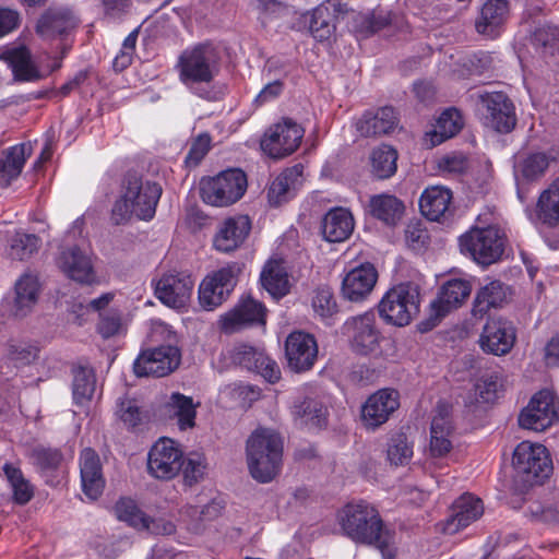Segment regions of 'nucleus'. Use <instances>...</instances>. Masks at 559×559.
Returning a JSON list of instances; mask_svg holds the SVG:
<instances>
[{
  "label": "nucleus",
  "mask_w": 559,
  "mask_h": 559,
  "mask_svg": "<svg viewBox=\"0 0 559 559\" xmlns=\"http://www.w3.org/2000/svg\"><path fill=\"white\" fill-rule=\"evenodd\" d=\"M219 47L211 40L186 47L178 56L175 70L180 83L194 95L206 98L211 86L221 72Z\"/></svg>",
  "instance_id": "nucleus-1"
},
{
  "label": "nucleus",
  "mask_w": 559,
  "mask_h": 559,
  "mask_svg": "<svg viewBox=\"0 0 559 559\" xmlns=\"http://www.w3.org/2000/svg\"><path fill=\"white\" fill-rule=\"evenodd\" d=\"M122 194L112 207L116 224L127 222L132 215L151 221L155 213L163 189L159 183L143 180L135 171H128L122 182Z\"/></svg>",
  "instance_id": "nucleus-2"
},
{
  "label": "nucleus",
  "mask_w": 559,
  "mask_h": 559,
  "mask_svg": "<svg viewBox=\"0 0 559 559\" xmlns=\"http://www.w3.org/2000/svg\"><path fill=\"white\" fill-rule=\"evenodd\" d=\"M337 520L344 534L355 543L373 546L390 535L378 509L362 499L346 503Z\"/></svg>",
  "instance_id": "nucleus-3"
},
{
  "label": "nucleus",
  "mask_w": 559,
  "mask_h": 559,
  "mask_svg": "<svg viewBox=\"0 0 559 559\" xmlns=\"http://www.w3.org/2000/svg\"><path fill=\"white\" fill-rule=\"evenodd\" d=\"M247 461L251 476L259 483L272 481L283 463V440L266 428L255 429L247 441Z\"/></svg>",
  "instance_id": "nucleus-4"
},
{
  "label": "nucleus",
  "mask_w": 559,
  "mask_h": 559,
  "mask_svg": "<svg viewBox=\"0 0 559 559\" xmlns=\"http://www.w3.org/2000/svg\"><path fill=\"white\" fill-rule=\"evenodd\" d=\"M342 332L348 340L350 350L362 357L379 358L382 356V343L385 342L373 311L346 319Z\"/></svg>",
  "instance_id": "nucleus-5"
},
{
  "label": "nucleus",
  "mask_w": 559,
  "mask_h": 559,
  "mask_svg": "<svg viewBox=\"0 0 559 559\" xmlns=\"http://www.w3.org/2000/svg\"><path fill=\"white\" fill-rule=\"evenodd\" d=\"M420 310V288L412 282L389 289L378 306L380 317L395 326L408 325Z\"/></svg>",
  "instance_id": "nucleus-6"
},
{
  "label": "nucleus",
  "mask_w": 559,
  "mask_h": 559,
  "mask_svg": "<svg viewBox=\"0 0 559 559\" xmlns=\"http://www.w3.org/2000/svg\"><path fill=\"white\" fill-rule=\"evenodd\" d=\"M248 187L247 175L240 168H228L216 176L200 180V195L213 206H229L242 198Z\"/></svg>",
  "instance_id": "nucleus-7"
},
{
  "label": "nucleus",
  "mask_w": 559,
  "mask_h": 559,
  "mask_svg": "<svg viewBox=\"0 0 559 559\" xmlns=\"http://www.w3.org/2000/svg\"><path fill=\"white\" fill-rule=\"evenodd\" d=\"M461 252L479 264L497 262L504 251L506 235L496 226L473 227L459 239Z\"/></svg>",
  "instance_id": "nucleus-8"
},
{
  "label": "nucleus",
  "mask_w": 559,
  "mask_h": 559,
  "mask_svg": "<svg viewBox=\"0 0 559 559\" xmlns=\"http://www.w3.org/2000/svg\"><path fill=\"white\" fill-rule=\"evenodd\" d=\"M512 464L516 473L531 485L543 484L552 472V462L546 447L527 441L516 445Z\"/></svg>",
  "instance_id": "nucleus-9"
},
{
  "label": "nucleus",
  "mask_w": 559,
  "mask_h": 559,
  "mask_svg": "<svg viewBox=\"0 0 559 559\" xmlns=\"http://www.w3.org/2000/svg\"><path fill=\"white\" fill-rule=\"evenodd\" d=\"M305 129L292 118H283L271 126L261 139V150L271 158L281 159L295 153L300 146Z\"/></svg>",
  "instance_id": "nucleus-10"
},
{
  "label": "nucleus",
  "mask_w": 559,
  "mask_h": 559,
  "mask_svg": "<svg viewBox=\"0 0 559 559\" xmlns=\"http://www.w3.org/2000/svg\"><path fill=\"white\" fill-rule=\"evenodd\" d=\"M236 264H228L207 274L199 285L200 306L212 311L223 305L237 285Z\"/></svg>",
  "instance_id": "nucleus-11"
},
{
  "label": "nucleus",
  "mask_w": 559,
  "mask_h": 559,
  "mask_svg": "<svg viewBox=\"0 0 559 559\" xmlns=\"http://www.w3.org/2000/svg\"><path fill=\"white\" fill-rule=\"evenodd\" d=\"M183 451L178 442L163 437L150 449L147 472L160 480H170L179 475L182 467Z\"/></svg>",
  "instance_id": "nucleus-12"
},
{
  "label": "nucleus",
  "mask_w": 559,
  "mask_h": 559,
  "mask_svg": "<svg viewBox=\"0 0 559 559\" xmlns=\"http://www.w3.org/2000/svg\"><path fill=\"white\" fill-rule=\"evenodd\" d=\"M180 360L181 354L177 346L160 345L143 349L133 362V372L139 378H162L176 370Z\"/></svg>",
  "instance_id": "nucleus-13"
},
{
  "label": "nucleus",
  "mask_w": 559,
  "mask_h": 559,
  "mask_svg": "<svg viewBox=\"0 0 559 559\" xmlns=\"http://www.w3.org/2000/svg\"><path fill=\"white\" fill-rule=\"evenodd\" d=\"M558 421L559 403L546 390L534 394L519 415V425L534 431H544Z\"/></svg>",
  "instance_id": "nucleus-14"
},
{
  "label": "nucleus",
  "mask_w": 559,
  "mask_h": 559,
  "mask_svg": "<svg viewBox=\"0 0 559 559\" xmlns=\"http://www.w3.org/2000/svg\"><path fill=\"white\" fill-rule=\"evenodd\" d=\"M285 357L292 371L300 373L311 370L318 358L317 340L304 331L292 332L285 341Z\"/></svg>",
  "instance_id": "nucleus-15"
},
{
  "label": "nucleus",
  "mask_w": 559,
  "mask_h": 559,
  "mask_svg": "<svg viewBox=\"0 0 559 559\" xmlns=\"http://www.w3.org/2000/svg\"><path fill=\"white\" fill-rule=\"evenodd\" d=\"M525 213L538 230L559 226V176L540 192L534 206L525 209Z\"/></svg>",
  "instance_id": "nucleus-16"
},
{
  "label": "nucleus",
  "mask_w": 559,
  "mask_h": 559,
  "mask_svg": "<svg viewBox=\"0 0 559 559\" xmlns=\"http://www.w3.org/2000/svg\"><path fill=\"white\" fill-rule=\"evenodd\" d=\"M400 407V393L394 389H380L372 393L361 407V421L368 429H376L386 423Z\"/></svg>",
  "instance_id": "nucleus-17"
},
{
  "label": "nucleus",
  "mask_w": 559,
  "mask_h": 559,
  "mask_svg": "<svg viewBox=\"0 0 559 559\" xmlns=\"http://www.w3.org/2000/svg\"><path fill=\"white\" fill-rule=\"evenodd\" d=\"M516 341L514 324L504 318H490L480 334V347L484 352L503 356L511 352Z\"/></svg>",
  "instance_id": "nucleus-18"
},
{
  "label": "nucleus",
  "mask_w": 559,
  "mask_h": 559,
  "mask_svg": "<svg viewBox=\"0 0 559 559\" xmlns=\"http://www.w3.org/2000/svg\"><path fill=\"white\" fill-rule=\"evenodd\" d=\"M221 328L226 333H233L247 325H265L266 308L263 302L247 296L238 305L221 318Z\"/></svg>",
  "instance_id": "nucleus-19"
},
{
  "label": "nucleus",
  "mask_w": 559,
  "mask_h": 559,
  "mask_svg": "<svg viewBox=\"0 0 559 559\" xmlns=\"http://www.w3.org/2000/svg\"><path fill=\"white\" fill-rule=\"evenodd\" d=\"M486 107V119L500 133L511 132L516 123L515 108L503 92L485 93L479 96Z\"/></svg>",
  "instance_id": "nucleus-20"
},
{
  "label": "nucleus",
  "mask_w": 559,
  "mask_h": 559,
  "mask_svg": "<svg viewBox=\"0 0 559 559\" xmlns=\"http://www.w3.org/2000/svg\"><path fill=\"white\" fill-rule=\"evenodd\" d=\"M194 281L183 272L164 274L156 285V296L165 305L181 307L190 299Z\"/></svg>",
  "instance_id": "nucleus-21"
},
{
  "label": "nucleus",
  "mask_w": 559,
  "mask_h": 559,
  "mask_svg": "<svg viewBox=\"0 0 559 559\" xmlns=\"http://www.w3.org/2000/svg\"><path fill=\"white\" fill-rule=\"evenodd\" d=\"M484 513L481 499L472 495L463 493L454 500L451 507V514L443 524V531L453 535L477 521Z\"/></svg>",
  "instance_id": "nucleus-22"
},
{
  "label": "nucleus",
  "mask_w": 559,
  "mask_h": 559,
  "mask_svg": "<svg viewBox=\"0 0 559 559\" xmlns=\"http://www.w3.org/2000/svg\"><path fill=\"white\" fill-rule=\"evenodd\" d=\"M377 280L378 271L369 262L352 269L342 282L343 297L350 301L364 300L372 292Z\"/></svg>",
  "instance_id": "nucleus-23"
},
{
  "label": "nucleus",
  "mask_w": 559,
  "mask_h": 559,
  "mask_svg": "<svg viewBox=\"0 0 559 559\" xmlns=\"http://www.w3.org/2000/svg\"><path fill=\"white\" fill-rule=\"evenodd\" d=\"M251 230V221L247 215L226 218L213 238L215 250L224 253L239 248Z\"/></svg>",
  "instance_id": "nucleus-24"
},
{
  "label": "nucleus",
  "mask_w": 559,
  "mask_h": 559,
  "mask_svg": "<svg viewBox=\"0 0 559 559\" xmlns=\"http://www.w3.org/2000/svg\"><path fill=\"white\" fill-rule=\"evenodd\" d=\"M80 473L83 493L91 501L97 500L103 493L105 479L100 459L95 450L86 448L82 451Z\"/></svg>",
  "instance_id": "nucleus-25"
},
{
  "label": "nucleus",
  "mask_w": 559,
  "mask_h": 559,
  "mask_svg": "<svg viewBox=\"0 0 559 559\" xmlns=\"http://www.w3.org/2000/svg\"><path fill=\"white\" fill-rule=\"evenodd\" d=\"M508 15L509 2L507 0H486L475 21V28L481 35L496 38L500 35Z\"/></svg>",
  "instance_id": "nucleus-26"
},
{
  "label": "nucleus",
  "mask_w": 559,
  "mask_h": 559,
  "mask_svg": "<svg viewBox=\"0 0 559 559\" xmlns=\"http://www.w3.org/2000/svg\"><path fill=\"white\" fill-rule=\"evenodd\" d=\"M471 292L468 281L451 278L441 286L438 297L431 302V308L437 317H445L451 310L459 308Z\"/></svg>",
  "instance_id": "nucleus-27"
},
{
  "label": "nucleus",
  "mask_w": 559,
  "mask_h": 559,
  "mask_svg": "<svg viewBox=\"0 0 559 559\" xmlns=\"http://www.w3.org/2000/svg\"><path fill=\"white\" fill-rule=\"evenodd\" d=\"M355 222L349 210L341 206L329 210L321 221V233L329 242H343L349 238Z\"/></svg>",
  "instance_id": "nucleus-28"
},
{
  "label": "nucleus",
  "mask_w": 559,
  "mask_h": 559,
  "mask_svg": "<svg viewBox=\"0 0 559 559\" xmlns=\"http://www.w3.org/2000/svg\"><path fill=\"white\" fill-rule=\"evenodd\" d=\"M304 166L296 164L285 168L269 185L267 200L272 206L288 202L294 197L296 186L301 182Z\"/></svg>",
  "instance_id": "nucleus-29"
},
{
  "label": "nucleus",
  "mask_w": 559,
  "mask_h": 559,
  "mask_svg": "<svg viewBox=\"0 0 559 559\" xmlns=\"http://www.w3.org/2000/svg\"><path fill=\"white\" fill-rule=\"evenodd\" d=\"M294 420L310 430H319L328 425V407L318 399H297L292 405Z\"/></svg>",
  "instance_id": "nucleus-30"
},
{
  "label": "nucleus",
  "mask_w": 559,
  "mask_h": 559,
  "mask_svg": "<svg viewBox=\"0 0 559 559\" xmlns=\"http://www.w3.org/2000/svg\"><path fill=\"white\" fill-rule=\"evenodd\" d=\"M510 295V287L495 280L481 286L474 298L472 314L483 319L491 309L501 308Z\"/></svg>",
  "instance_id": "nucleus-31"
},
{
  "label": "nucleus",
  "mask_w": 559,
  "mask_h": 559,
  "mask_svg": "<svg viewBox=\"0 0 559 559\" xmlns=\"http://www.w3.org/2000/svg\"><path fill=\"white\" fill-rule=\"evenodd\" d=\"M556 157L551 152L533 151L523 154L514 165L515 175L524 182H536L545 177Z\"/></svg>",
  "instance_id": "nucleus-32"
},
{
  "label": "nucleus",
  "mask_w": 559,
  "mask_h": 559,
  "mask_svg": "<svg viewBox=\"0 0 559 559\" xmlns=\"http://www.w3.org/2000/svg\"><path fill=\"white\" fill-rule=\"evenodd\" d=\"M38 355L35 346L9 341L5 345V353L0 360V373L7 379L14 377L21 367L32 364Z\"/></svg>",
  "instance_id": "nucleus-33"
},
{
  "label": "nucleus",
  "mask_w": 559,
  "mask_h": 559,
  "mask_svg": "<svg viewBox=\"0 0 559 559\" xmlns=\"http://www.w3.org/2000/svg\"><path fill=\"white\" fill-rule=\"evenodd\" d=\"M338 7L334 0H328L313 9L309 31L317 40H326L335 32L337 15L341 12Z\"/></svg>",
  "instance_id": "nucleus-34"
},
{
  "label": "nucleus",
  "mask_w": 559,
  "mask_h": 559,
  "mask_svg": "<svg viewBox=\"0 0 559 559\" xmlns=\"http://www.w3.org/2000/svg\"><path fill=\"white\" fill-rule=\"evenodd\" d=\"M32 154V146L26 143L11 146L0 157V187L7 188L22 173L26 159Z\"/></svg>",
  "instance_id": "nucleus-35"
},
{
  "label": "nucleus",
  "mask_w": 559,
  "mask_h": 559,
  "mask_svg": "<svg viewBox=\"0 0 559 559\" xmlns=\"http://www.w3.org/2000/svg\"><path fill=\"white\" fill-rule=\"evenodd\" d=\"M452 191L440 186L426 188L419 199L421 214L432 222H439L449 211L452 202Z\"/></svg>",
  "instance_id": "nucleus-36"
},
{
  "label": "nucleus",
  "mask_w": 559,
  "mask_h": 559,
  "mask_svg": "<svg viewBox=\"0 0 559 559\" xmlns=\"http://www.w3.org/2000/svg\"><path fill=\"white\" fill-rule=\"evenodd\" d=\"M70 28V12L67 8L49 7L36 23V33L45 39L67 36Z\"/></svg>",
  "instance_id": "nucleus-37"
},
{
  "label": "nucleus",
  "mask_w": 559,
  "mask_h": 559,
  "mask_svg": "<svg viewBox=\"0 0 559 559\" xmlns=\"http://www.w3.org/2000/svg\"><path fill=\"white\" fill-rule=\"evenodd\" d=\"M399 123V117L392 106H384L376 114L366 112L359 120L358 131L365 136H376L392 132Z\"/></svg>",
  "instance_id": "nucleus-38"
},
{
  "label": "nucleus",
  "mask_w": 559,
  "mask_h": 559,
  "mask_svg": "<svg viewBox=\"0 0 559 559\" xmlns=\"http://www.w3.org/2000/svg\"><path fill=\"white\" fill-rule=\"evenodd\" d=\"M370 215L388 226H395L403 217L405 205L392 194L372 195L368 204Z\"/></svg>",
  "instance_id": "nucleus-39"
},
{
  "label": "nucleus",
  "mask_w": 559,
  "mask_h": 559,
  "mask_svg": "<svg viewBox=\"0 0 559 559\" xmlns=\"http://www.w3.org/2000/svg\"><path fill=\"white\" fill-rule=\"evenodd\" d=\"M191 396L175 392L170 395L165 405L166 413L170 419H175L180 431L195 427L197 407Z\"/></svg>",
  "instance_id": "nucleus-40"
},
{
  "label": "nucleus",
  "mask_w": 559,
  "mask_h": 559,
  "mask_svg": "<svg viewBox=\"0 0 559 559\" xmlns=\"http://www.w3.org/2000/svg\"><path fill=\"white\" fill-rule=\"evenodd\" d=\"M0 59L10 66L15 79L20 81H34L40 76L29 50L24 46L3 49Z\"/></svg>",
  "instance_id": "nucleus-41"
},
{
  "label": "nucleus",
  "mask_w": 559,
  "mask_h": 559,
  "mask_svg": "<svg viewBox=\"0 0 559 559\" xmlns=\"http://www.w3.org/2000/svg\"><path fill=\"white\" fill-rule=\"evenodd\" d=\"M39 284L36 276L24 274L15 283V297L12 306V314L16 318L27 316L37 302Z\"/></svg>",
  "instance_id": "nucleus-42"
},
{
  "label": "nucleus",
  "mask_w": 559,
  "mask_h": 559,
  "mask_svg": "<svg viewBox=\"0 0 559 559\" xmlns=\"http://www.w3.org/2000/svg\"><path fill=\"white\" fill-rule=\"evenodd\" d=\"M464 127V118L461 111L454 107L444 109L437 118L433 130L427 133L432 146L442 144L455 136Z\"/></svg>",
  "instance_id": "nucleus-43"
},
{
  "label": "nucleus",
  "mask_w": 559,
  "mask_h": 559,
  "mask_svg": "<svg viewBox=\"0 0 559 559\" xmlns=\"http://www.w3.org/2000/svg\"><path fill=\"white\" fill-rule=\"evenodd\" d=\"M260 280L264 289L275 299H281L289 293L288 274L281 261H267Z\"/></svg>",
  "instance_id": "nucleus-44"
},
{
  "label": "nucleus",
  "mask_w": 559,
  "mask_h": 559,
  "mask_svg": "<svg viewBox=\"0 0 559 559\" xmlns=\"http://www.w3.org/2000/svg\"><path fill=\"white\" fill-rule=\"evenodd\" d=\"M94 260L91 252L72 246V281L86 286L99 285L102 278L95 270Z\"/></svg>",
  "instance_id": "nucleus-45"
},
{
  "label": "nucleus",
  "mask_w": 559,
  "mask_h": 559,
  "mask_svg": "<svg viewBox=\"0 0 559 559\" xmlns=\"http://www.w3.org/2000/svg\"><path fill=\"white\" fill-rule=\"evenodd\" d=\"M72 373V400L79 406H86L95 392V370L91 366L79 365Z\"/></svg>",
  "instance_id": "nucleus-46"
},
{
  "label": "nucleus",
  "mask_w": 559,
  "mask_h": 559,
  "mask_svg": "<svg viewBox=\"0 0 559 559\" xmlns=\"http://www.w3.org/2000/svg\"><path fill=\"white\" fill-rule=\"evenodd\" d=\"M287 62L280 60H269L266 64L267 73L275 72L278 75L275 80L266 83L262 90L254 97L253 103L260 107L270 102L277 99L284 92L285 84L284 79L287 78L289 71L287 69Z\"/></svg>",
  "instance_id": "nucleus-47"
},
{
  "label": "nucleus",
  "mask_w": 559,
  "mask_h": 559,
  "mask_svg": "<svg viewBox=\"0 0 559 559\" xmlns=\"http://www.w3.org/2000/svg\"><path fill=\"white\" fill-rule=\"evenodd\" d=\"M311 306L316 317L325 325H333L338 313V305L331 287L324 285L313 290Z\"/></svg>",
  "instance_id": "nucleus-48"
},
{
  "label": "nucleus",
  "mask_w": 559,
  "mask_h": 559,
  "mask_svg": "<svg viewBox=\"0 0 559 559\" xmlns=\"http://www.w3.org/2000/svg\"><path fill=\"white\" fill-rule=\"evenodd\" d=\"M397 151L386 144L374 147L370 154L371 171L378 179L391 178L397 170Z\"/></svg>",
  "instance_id": "nucleus-49"
},
{
  "label": "nucleus",
  "mask_w": 559,
  "mask_h": 559,
  "mask_svg": "<svg viewBox=\"0 0 559 559\" xmlns=\"http://www.w3.org/2000/svg\"><path fill=\"white\" fill-rule=\"evenodd\" d=\"M117 519L135 530H148L152 518L144 513L131 498H120L114 506Z\"/></svg>",
  "instance_id": "nucleus-50"
},
{
  "label": "nucleus",
  "mask_w": 559,
  "mask_h": 559,
  "mask_svg": "<svg viewBox=\"0 0 559 559\" xmlns=\"http://www.w3.org/2000/svg\"><path fill=\"white\" fill-rule=\"evenodd\" d=\"M2 469L12 488L14 501L19 504L27 503L34 496V489L22 471L10 463H5Z\"/></svg>",
  "instance_id": "nucleus-51"
},
{
  "label": "nucleus",
  "mask_w": 559,
  "mask_h": 559,
  "mask_svg": "<svg viewBox=\"0 0 559 559\" xmlns=\"http://www.w3.org/2000/svg\"><path fill=\"white\" fill-rule=\"evenodd\" d=\"M40 238L34 234L16 231L10 239L9 255L23 261L31 258L40 247Z\"/></svg>",
  "instance_id": "nucleus-52"
},
{
  "label": "nucleus",
  "mask_w": 559,
  "mask_h": 559,
  "mask_svg": "<svg viewBox=\"0 0 559 559\" xmlns=\"http://www.w3.org/2000/svg\"><path fill=\"white\" fill-rule=\"evenodd\" d=\"M502 392V377L497 371L481 374L475 383V393L484 403H495Z\"/></svg>",
  "instance_id": "nucleus-53"
},
{
  "label": "nucleus",
  "mask_w": 559,
  "mask_h": 559,
  "mask_svg": "<svg viewBox=\"0 0 559 559\" xmlns=\"http://www.w3.org/2000/svg\"><path fill=\"white\" fill-rule=\"evenodd\" d=\"M386 455L390 463L395 466L405 465L411 461L413 444L408 442L404 432H396L390 437Z\"/></svg>",
  "instance_id": "nucleus-54"
},
{
  "label": "nucleus",
  "mask_w": 559,
  "mask_h": 559,
  "mask_svg": "<svg viewBox=\"0 0 559 559\" xmlns=\"http://www.w3.org/2000/svg\"><path fill=\"white\" fill-rule=\"evenodd\" d=\"M443 418H433L430 428V453L433 457L447 455L452 443L449 439V428L444 429Z\"/></svg>",
  "instance_id": "nucleus-55"
},
{
  "label": "nucleus",
  "mask_w": 559,
  "mask_h": 559,
  "mask_svg": "<svg viewBox=\"0 0 559 559\" xmlns=\"http://www.w3.org/2000/svg\"><path fill=\"white\" fill-rule=\"evenodd\" d=\"M229 359L233 364L254 372L259 360L263 359V350L247 344H237L229 350Z\"/></svg>",
  "instance_id": "nucleus-56"
},
{
  "label": "nucleus",
  "mask_w": 559,
  "mask_h": 559,
  "mask_svg": "<svg viewBox=\"0 0 559 559\" xmlns=\"http://www.w3.org/2000/svg\"><path fill=\"white\" fill-rule=\"evenodd\" d=\"M28 459L38 469L48 472L58 468L62 461V454L58 449L37 445L29 451Z\"/></svg>",
  "instance_id": "nucleus-57"
},
{
  "label": "nucleus",
  "mask_w": 559,
  "mask_h": 559,
  "mask_svg": "<svg viewBox=\"0 0 559 559\" xmlns=\"http://www.w3.org/2000/svg\"><path fill=\"white\" fill-rule=\"evenodd\" d=\"M206 469V460L200 453H190L187 457L182 455L181 473L183 481L188 486H193L203 479Z\"/></svg>",
  "instance_id": "nucleus-58"
},
{
  "label": "nucleus",
  "mask_w": 559,
  "mask_h": 559,
  "mask_svg": "<svg viewBox=\"0 0 559 559\" xmlns=\"http://www.w3.org/2000/svg\"><path fill=\"white\" fill-rule=\"evenodd\" d=\"M117 414L129 430H135L143 424L145 418L136 401L131 399L119 400Z\"/></svg>",
  "instance_id": "nucleus-59"
},
{
  "label": "nucleus",
  "mask_w": 559,
  "mask_h": 559,
  "mask_svg": "<svg viewBox=\"0 0 559 559\" xmlns=\"http://www.w3.org/2000/svg\"><path fill=\"white\" fill-rule=\"evenodd\" d=\"M211 150V136L207 133L199 134L191 143L185 157V166L189 169L200 165Z\"/></svg>",
  "instance_id": "nucleus-60"
},
{
  "label": "nucleus",
  "mask_w": 559,
  "mask_h": 559,
  "mask_svg": "<svg viewBox=\"0 0 559 559\" xmlns=\"http://www.w3.org/2000/svg\"><path fill=\"white\" fill-rule=\"evenodd\" d=\"M122 328L121 316L118 312H106L99 314V321L96 326L97 333L108 340L119 334Z\"/></svg>",
  "instance_id": "nucleus-61"
},
{
  "label": "nucleus",
  "mask_w": 559,
  "mask_h": 559,
  "mask_svg": "<svg viewBox=\"0 0 559 559\" xmlns=\"http://www.w3.org/2000/svg\"><path fill=\"white\" fill-rule=\"evenodd\" d=\"M405 240L411 249L419 251L429 242L428 230L419 222L409 223L405 229Z\"/></svg>",
  "instance_id": "nucleus-62"
},
{
  "label": "nucleus",
  "mask_w": 559,
  "mask_h": 559,
  "mask_svg": "<svg viewBox=\"0 0 559 559\" xmlns=\"http://www.w3.org/2000/svg\"><path fill=\"white\" fill-rule=\"evenodd\" d=\"M438 167L443 173L463 174L468 168V158L463 153L445 154L438 160Z\"/></svg>",
  "instance_id": "nucleus-63"
},
{
  "label": "nucleus",
  "mask_w": 559,
  "mask_h": 559,
  "mask_svg": "<svg viewBox=\"0 0 559 559\" xmlns=\"http://www.w3.org/2000/svg\"><path fill=\"white\" fill-rule=\"evenodd\" d=\"M270 383H276L281 379V369L277 362L263 352V359L259 360L254 370Z\"/></svg>",
  "instance_id": "nucleus-64"
}]
</instances>
